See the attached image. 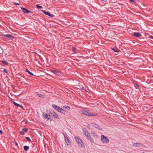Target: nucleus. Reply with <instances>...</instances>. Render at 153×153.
<instances>
[{"instance_id":"obj_1","label":"nucleus","mask_w":153,"mask_h":153,"mask_svg":"<svg viewBox=\"0 0 153 153\" xmlns=\"http://www.w3.org/2000/svg\"><path fill=\"white\" fill-rule=\"evenodd\" d=\"M82 130L84 134L87 137V139L90 141L91 142L94 143V141L93 139L91 138V136L88 131L85 128H83Z\"/></svg>"},{"instance_id":"obj_2","label":"nucleus","mask_w":153,"mask_h":153,"mask_svg":"<svg viewBox=\"0 0 153 153\" xmlns=\"http://www.w3.org/2000/svg\"><path fill=\"white\" fill-rule=\"evenodd\" d=\"M79 113L81 114H84L87 116H95L96 114L89 111L87 110H82L79 111Z\"/></svg>"},{"instance_id":"obj_3","label":"nucleus","mask_w":153,"mask_h":153,"mask_svg":"<svg viewBox=\"0 0 153 153\" xmlns=\"http://www.w3.org/2000/svg\"><path fill=\"white\" fill-rule=\"evenodd\" d=\"M52 106L54 108L55 110L57 111L62 113L65 114V111L62 108L54 104H52Z\"/></svg>"},{"instance_id":"obj_4","label":"nucleus","mask_w":153,"mask_h":153,"mask_svg":"<svg viewBox=\"0 0 153 153\" xmlns=\"http://www.w3.org/2000/svg\"><path fill=\"white\" fill-rule=\"evenodd\" d=\"M101 138L102 141L104 143H107L109 142V140L108 137L104 135H101Z\"/></svg>"},{"instance_id":"obj_5","label":"nucleus","mask_w":153,"mask_h":153,"mask_svg":"<svg viewBox=\"0 0 153 153\" xmlns=\"http://www.w3.org/2000/svg\"><path fill=\"white\" fill-rule=\"evenodd\" d=\"M77 143L81 147L85 148V146L83 141L80 138L77 137Z\"/></svg>"},{"instance_id":"obj_6","label":"nucleus","mask_w":153,"mask_h":153,"mask_svg":"<svg viewBox=\"0 0 153 153\" xmlns=\"http://www.w3.org/2000/svg\"><path fill=\"white\" fill-rule=\"evenodd\" d=\"M91 124L93 127H94L95 128H97L100 130H102L101 127L97 124H96L94 122H91Z\"/></svg>"},{"instance_id":"obj_7","label":"nucleus","mask_w":153,"mask_h":153,"mask_svg":"<svg viewBox=\"0 0 153 153\" xmlns=\"http://www.w3.org/2000/svg\"><path fill=\"white\" fill-rule=\"evenodd\" d=\"M77 89H80L81 91L82 90H85L84 89V87L83 86L82 83L80 82L78 84L77 83Z\"/></svg>"},{"instance_id":"obj_8","label":"nucleus","mask_w":153,"mask_h":153,"mask_svg":"<svg viewBox=\"0 0 153 153\" xmlns=\"http://www.w3.org/2000/svg\"><path fill=\"white\" fill-rule=\"evenodd\" d=\"M50 114L52 116L54 117L55 118H57L58 119H59V118L57 114L55 112H51Z\"/></svg>"},{"instance_id":"obj_9","label":"nucleus","mask_w":153,"mask_h":153,"mask_svg":"<svg viewBox=\"0 0 153 153\" xmlns=\"http://www.w3.org/2000/svg\"><path fill=\"white\" fill-rule=\"evenodd\" d=\"M41 10L42 12H43V13L46 15H48V16L51 17H52L54 16V15H53L49 13L46 12L45 10Z\"/></svg>"},{"instance_id":"obj_10","label":"nucleus","mask_w":153,"mask_h":153,"mask_svg":"<svg viewBox=\"0 0 153 153\" xmlns=\"http://www.w3.org/2000/svg\"><path fill=\"white\" fill-rule=\"evenodd\" d=\"M21 9L22 10V11L24 13H31V12L30 11L25 9V8L23 7H21Z\"/></svg>"},{"instance_id":"obj_11","label":"nucleus","mask_w":153,"mask_h":153,"mask_svg":"<svg viewBox=\"0 0 153 153\" xmlns=\"http://www.w3.org/2000/svg\"><path fill=\"white\" fill-rule=\"evenodd\" d=\"M43 116L45 119L49 120L50 119V116L46 113H44L43 114Z\"/></svg>"},{"instance_id":"obj_12","label":"nucleus","mask_w":153,"mask_h":153,"mask_svg":"<svg viewBox=\"0 0 153 153\" xmlns=\"http://www.w3.org/2000/svg\"><path fill=\"white\" fill-rule=\"evenodd\" d=\"M134 36L137 37H139L141 36V34L139 33H135L134 34Z\"/></svg>"},{"instance_id":"obj_13","label":"nucleus","mask_w":153,"mask_h":153,"mask_svg":"<svg viewBox=\"0 0 153 153\" xmlns=\"http://www.w3.org/2000/svg\"><path fill=\"white\" fill-rule=\"evenodd\" d=\"M6 38H10V37L14 38V37L10 34H6L3 35Z\"/></svg>"},{"instance_id":"obj_14","label":"nucleus","mask_w":153,"mask_h":153,"mask_svg":"<svg viewBox=\"0 0 153 153\" xmlns=\"http://www.w3.org/2000/svg\"><path fill=\"white\" fill-rule=\"evenodd\" d=\"M93 136L95 138H97L98 137V135L95 133H92Z\"/></svg>"},{"instance_id":"obj_15","label":"nucleus","mask_w":153,"mask_h":153,"mask_svg":"<svg viewBox=\"0 0 153 153\" xmlns=\"http://www.w3.org/2000/svg\"><path fill=\"white\" fill-rule=\"evenodd\" d=\"M24 149L25 151H27L29 149V147L28 146H24Z\"/></svg>"},{"instance_id":"obj_16","label":"nucleus","mask_w":153,"mask_h":153,"mask_svg":"<svg viewBox=\"0 0 153 153\" xmlns=\"http://www.w3.org/2000/svg\"><path fill=\"white\" fill-rule=\"evenodd\" d=\"M13 102V103L14 104V105L16 106H17L18 107H23L22 105H20L19 104H17V103H16V102Z\"/></svg>"},{"instance_id":"obj_17","label":"nucleus","mask_w":153,"mask_h":153,"mask_svg":"<svg viewBox=\"0 0 153 153\" xmlns=\"http://www.w3.org/2000/svg\"><path fill=\"white\" fill-rule=\"evenodd\" d=\"M140 145V144L139 143H136L133 145V146L134 147H137Z\"/></svg>"},{"instance_id":"obj_18","label":"nucleus","mask_w":153,"mask_h":153,"mask_svg":"<svg viewBox=\"0 0 153 153\" xmlns=\"http://www.w3.org/2000/svg\"><path fill=\"white\" fill-rule=\"evenodd\" d=\"M112 49L114 52H118L119 50L116 48H114Z\"/></svg>"},{"instance_id":"obj_19","label":"nucleus","mask_w":153,"mask_h":153,"mask_svg":"<svg viewBox=\"0 0 153 153\" xmlns=\"http://www.w3.org/2000/svg\"><path fill=\"white\" fill-rule=\"evenodd\" d=\"M26 71L27 72H28V73L30 75H31V76H33L34 75L32 73H31V72L30 71L27 69H26Z\"/></svg>"},{"instance_id":"obj_20","label":"nucleus","mask_w":153,"mask_h":153,"mask_svg":"<svg viewBox=\"0 0 153 153\" xmlns=\"http://www.w3.org/2000/svg\"><path fill=\"white\" fill-rule=\"evenodd\" d=\"M65 142L66 143H68L69 142V140L67 137H65Z\"/></svg>"},{"instance_id":"obj_21","label":"nucleus","mask_w":153,"mask_h":153,"mask_svg":"<svg viewBox=\"0 0 153 153\" xmlns=\"http://www.w3.org/2000/svg\"><path fill=\"white\" fill-rule=\"evenodd\" d=\"M1 62L5 65H7L8 64V63L6 62L4 60H2L1 61Z\"/></svg>"},{"instance_id":"obj_22","label":"nucleus","mask_w":153,"mask_h":153,"mask_svg":"<svg viewBox=\"0 0 153 153\" xmlns=\"http://www.w3.org/2000/svg\"><path fill=\"white\" fill-rule=\"evenodd\" d=\"M53 73L54 74H56L57 75H59V72L58 71L56 70L54 71Z\"/></svg>"},{"instance_id":"obj_23","label":"nucleus","mask_w":153,"mask_h":153,"mask_svg":"<svg viewBox=\"0 0 153 153\" xmlns=\"http://www.w3.org/2000/svg\"><path fill=\"white\" fill-rule=\"evenodd\" d=\"M63 108H65V109H68V110H69V109H70V107L68 106H64L63 107Z\"/></svg>"},{"instance_id":"obj_24","label":"nucleus","mask_w":153,"mask_h":153,"mask_svg":"<svg viewBox=\"0 0 153 153\" xmlns=\"http://www.w3.org/2000/svg\"><path fill=\"white\" fill-rule=\"evenodd\" d=\"M22 130L23 132H26L27 131L28 129L27 128H23L22 129Z\"/></svg>"},{"instance_id":"obj_25","label":"nucleus","mask_w":153,"mask_h":153,"mask_svg":"<svg viewBox=\"0 0 153 153\" xmlns=\"http://www.w3.org/2000/svg\"><path fill=\"white\" fill-rule=\"evenodd\" d=\"M36 7L38 9H41L42 8V7L40 6L38 4L36 5Z\"/></svg>"},{"instance_id":"obj_26","label":"nucleus","mask_w":153,"mask_h":153,"mask_svg":"<svg viewBox=\"0 0 153 153\" xmlns=\"http://www.w3.org/2000/svg\"><path fill=\"white\" fill-rule=\"evenodd\" d=\"M26 139L28 140L29 142L31 141V140L30 139V138L28 137H25Z\"/></svg>"},{"instance_id":"obj_27","label":"nucleus","mask_w":153,"mask_h":153,"mask_svg":"<svg viewBox=\"0 0 153 153\" xmlns=\"http://www.w3.org/2000/svg\"><path fill=\"white\" fill-rule=\"evenodd\" d=\"M134 86H135V88H136V89H138L139 88V85L137 84H136L134 85Z\"/></svg>"},{"instance_id":"obj_28","label":"nucleus","mask_w":153,"mask_h":153,"mask_svg":"<svg viewBox=\"0 0 153 153\" xmlns=\"http://www.w3.org/2000/svg\"><path fill=\"white\" fill-rule=\"evenodd\" d=\"M20 133L22 135H24L25 134V133L23 131H20Z\"/></svg>"},{"instance_id":"obj_29","label":"nucleus","mask_w":153,"mask_h":153,"mask_svg":"<svg viewBox=\"0 0 153 153\" xmlns=\"http://www.w3.org/2000/svg\"><path fill=\"white\" fill-rule=\"evenodd\" d=\"M37 95H38V96L40 97H42L43 96L41 94H38Z\"/></svg>"},{"instance_id":"obj_30","label":"nucleus","mask_w":153,"mask_h":153,"mask_svg":"<svg viewBox=\"0 0 153 153\" xmlns=\"http://www.w3.org/2000/svg\"><path fill=\"white\" fill-rule=\"evenodd\" d=\"M3 71L5 73H7L8 72L7 70L6 69H4V70H3Z\"/></svg>"},{"instance_id":"obj_31","label":"nucleus","mask_w":153,"mask_h":153,"mask_svg":"<svg viewBox=\"0 0 153 153\" xmlns=\"http://www.w3.org/2000/svg\"><path fill=\"white\" fill-rule=\"evenodd\" d=\"M13 3L15 5H19V4L18 3H16V2H13Z\"/></svg>"},{"instance_id":"obj_32","label":"nucleus","mask_w":153,"mask_h":153,"mask_svg":"<svg viewBox=\"0 0 153 153\" xmlns=\"http://www.w3.org/2000/svg\"><path fill=\"white\" fill-rule=\"evenodd\" d=\"M129 1L132 2H135V0H129Z\"/></svg>"},{"instance_id":"obj_33","label":"nucleus","mask_w":153,"mask_h":153,"mask_svg":"<svg viewBox=\"0 0 153 153\" xmlns=\"http://www.w3.org/2000/svg\"><path fill=\"white\" fill-rule=\"evenodd\" d=\"M0 133L2 134L3 133V131L1 130H0Z\"/></svg>"},{"instance_id":"obj_34","label":"nucleus","mask_w":153,"mask_h":153,"mask_svg":"<svg viewBox=\"0 0 153 153\" xmlns=\"http://www.w3.org/2000/svg\"><path fill=\"white\" fill-rule=\"evenodd\" d=\"M150 38H151V39H153V36H151L150 37Z\"/></svg>"},{"instance_id":"obj_35","label":"nucleus","mask_w":153,"mask_h":153,"mask_svg":"<svg viewBox=\"0 0 153 153\" xmlns=\"http://www.w3.org/2000/svg\"><path fill=\"white\" fill-rule=\"evenodd\" d=\"M74 138H75V140L76 141V137H74Z\"/></svg>"},{"instance_id":"obj_36","label":"nucleus","mask_w":153,"mask_h":153,"mask_svg":"<svg viewBox=\"0 0 153 153\" xmlns=\"http://www.w3.org/2000/svg\"><path fill=\"white\" fill-rule=\"evenodd\" d=\"M16 145H18V144H17V143H16Z\"/></svg>"},{"instance_id":"obj_37","label":"nucleus","mask_w":153,"mask_h":153,"mask_svg":"<svg viewBox=\"0 0 153 153\" xmlns=\"http://www.w3.org/2000/svg\"><path fill=\"white\" fill-rule=\"evenodd\" d=\"M145 153V152H143V153Z\"/></svg>"},{"instance_id":"obj_38","label":"nucleus","mask_w":153,"mask_h":153,"mask_svg":"<svg viewBox=\"0 0 153 153\" xmlns=\"http://www.w3.org/2000/svg\"><path fill=\"white\" fill-rule=\"evenodd\" d=\"M1 54V53H0V54Z\"/></svg>"}]
</instances>
